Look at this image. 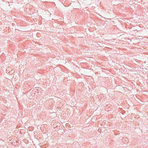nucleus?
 <instances>
[{"instance_id":"1","label":"nucleus","mask_w":148,"mask_h":148,"mask_svg":"<svg viewBox=\"0 0 148 148\" xmlns=\"http://www.w3.org/2000/svg\"><path fill=\"white\" fill-rule=\"evenodd\" d=\"M6 72L8 73H9V71L8 70H6Z\"/></svg>"}]
</instances>
